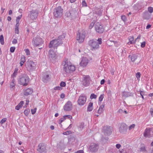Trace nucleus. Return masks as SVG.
Wrapping results in <instances>:
<instances>
[{"label":"nucleus","instance_id":"obj_1","mask_svg":"<svg viewBox=\"0 0 153 153\" xmlns=\"http://www.w3.org/2000/svg\"><path fill=\"white\" fill-rule=\"evenodd\" d=\"M62 65L63 66V71L67 73H69L75 70V67L74 65H72L68 59L63 61Z\"/></svg>","mask_w":153,"mask_h":153},{"label":"nucleus","instance_id":"obj_2","mask_svg":"<svg viewBox=\"0 0 153 153\" xmlns=\"http://www.w3.org/2000/svg\"><path fill=\"white\" fill-rule=\"evenodd\" d=\"M65 37V34H63L59 36L57 39L53 40L51 41L49 45V48H53L54 49H56L59 46L62 44V40Z\"/></svg>","mask_w":153,"mask_h":153},{"label":"nucleus","instance_id":"obj_3","mask_svg":"<svg viewBox=\"0 0 153 153\" xmlns=\"http://www.w3.org/2000/svg\"><path fill=\"white\" fill-rule=\"evenodd\" d=\"M98 43L96 39H92L90 40L88 42L89 45L91 48V50H96L99 48V45L102 43V39L101 38H99L97 39Z\"/></svg>","mask_w":153,"mask_h":153},{"label":"nucleus","instance_id":"obj_4","mask_svg":"<svg viewBox=\"0 0 153 153\" xmlns=\"http://www.w3.org/2000/svg\"><path fill=\"white\" fill-rule=\"evenodd\" d=\"M29 77L26 75L20 76L18 80L19 83L20 85L26 86L29 82Z\"/></svg>","mask_w":153,"mask_h":153},{"label":"nucleus","instance_id":"obj_5","mask_svg":"<svg viewBox=\"0 0 153 153\" xmlns=\"http://www.w3.org/2000/svg\"><path fill=\"white\" fill-rule=\"evenodd\" d=\"M37 63L31 60H28L26 63V67L27 69L30 71L35 70L36 67Z\"/></svg>","mask_w":153,"mask_h":153},{"label":"nucleus","instance_id":"obj_6","mask_svg":"<svg viewBox=\"0 0 153 153\" xmlns=\"http://www.w3.org/2000/svg\"><path fill=\"white\" fill-rule=\"evenodd\" d=\"M63 10L60 6L56 7L54 10L53 15L56 18L61 17L62 15Z\"/></svg>","mask_w":153,"mask_h":153},{"label":"nucleus","instance_id":"obj_7","mask_svg":"<svg viewBox=\"0 0 153 153\" xmlns=\"http://www.w3.org/2000/svg\"><path fill=\"white\" fill-rule=\"evenodd\" d=\"M99 149V146L96 143H91L88 147V150L92 153L97 152Z\"/></svg>","mask_w":153,"mask_h":153},{"label":"nucleus","instance_id":"obj_8","mask_svg":"<svg viewBox=\"0 0 153 153\" xmlns=\"http://www.w3.org/2000/svg\"><path fill=\"white\" fill-rule=\"evenodd\" d=\"M30 13L28 15L30 18L33 20L36 19L39 14L38 10H33L30 11Z\"/></svg>","mask_w":153,"mask_h":153},{"label":"nucleus","instance_id":"obj_9","mask_svg":"<svg viewBox=\"0 0 153 153\" xmlns=\"http://www.w3.org/2000/svg\"><path fill=\"white\" fill-rule=\"evenodd\" d=\"M95 27L96 31L99 33H102L104 31L102 26L99 22H97L96 23Z\"/></svg>","mask_w":153,"mask_h":153},{"label":"nucleus","instance_id":"obj_10","mask_svg":"<svg viewBox=\"0 0 153 153\" xmlns=\"http://www.w3.org/2000/svg\"><path fill=\"white\" fill-rule=\"evenodd\" d=\"M87 98L85 96L81 95L78 100V103L80 105H83L85 103Z\"/></svg>","mask_w":153,"mask_h":153},{"label":"nucleus","instance_id":"obj_11","mask_svg":"<svg viewBox=\"0 0 153 153\" xmlns=\"http://www.w3.org/2000/svg\"><path fill=\"white\" fill-rule=\"evenodd\" d=\"M103 132L106 135H110L112 132V128L110 126H105L103 128Z\"/></svg>","mask_w":153,"mask_h":153},{"label":"nucleus","instance_id":"obj_12","mask_svg":"<svg viewBox=\"0 0 153 153\" xmlns=\"http://www.w3.org/2000/svg\"><path fill=\"white\" fill-rule=\"evenodd\" d=\"M85 33L84 32L82 33H77L76 36V39L78 41V42L80 43L82 42L84 40L85 38Z\"/></svg>","mask_w":153,"mask_h":153},{"label":"nucleus","instance_id":"obj_13","mask_svg":"<svg viewBox=\"0 0 153 153\" xmlns=\"http://www.w3.org/2000/svg\"><path fill=\"white\" fill-rule=\"evenodd\" d=\"M33 42L34 45L36 46L41 45L43 43L42 39L38 36L33 39Z\"/></svg>","mask_w":153,"mask_h":153},{"label":"nucleus","instance_id":"obj_14","mask_svg":"<svg viewBox=\"0 0 153 153\" xmlns=\"http://www.w3.org/2000/svg\"><path fill=\"white\" fill-rule=\"evenodd\" d=\"M90 78L88 76L84 75L83 76V80L82 81V84L85 86H88L90 82Z\"/></svg>","mask_w":153,"mask_h":153},{"label":"nucleus","instance_id":"obj_15","mask_svg":"<svg viewBox=\"0 0 153 153\" xmlns=\"http://www.w3.org/2000/svg\"><path fill=\"white\" fill-rule=\"evenodd\" d=\"M56 52L53 51L52 48L48 52L49 58L51 60H54L56 58Z\"/></svg>","mask_w":153,"mask_h":153},{"label":"nucleus","instance_id":"obj_16","mask_svg":"<svg viewBox=\"0 0 153 153\" xmlns=\"http://www.w3.org/2000/svg\"><path fill=\"white\" fill-rule=\"evenodd\" d=\"M72 104L70 101L68 102L64 107V109L66 111H70L72 109Z\"/></svg>","mask_w":153,"mask_h":153},{"label":"nucleus","instance_id":"obj_17","mask_svg":"<svg viewBox=\"0 0 153 153\" xmlns=\"http://www.w3.org/2000/svg\"><path fill=\"white\" fill-rule=\"evenodd\" d=\"M89 60L86 57H83L81 60V62L80 63V65L81 66L83 67H85L87 65Z\"/></svg>","mask_w":153,"mask_h":153},{"label":"nucleus","instance_id":"obj_18","mask_svg":"<svg viewBox=\"0 0 153 153\" xmlns=\"http://www.w3.org/2000/svg\"><path fill=\"white\" fill-rule=\"evenodd\" d=\"M127 127L126 125L124 123H122L119 128V131L121 133H124L126 131Z\"/></svg>","mask_w":153,"mask_h":153},{"label":"nucleus","instance_id":"obj_19","mask_svg":"<svg viewBox=\"0 0 153 153\" xmlns=\"http://www.w3.org/2000/svg\"><path fill=\"white\" fill-rule=\"evenodd\" d=\"M23 92L24 95L25 96H27L31 94L33 92V90L32 88H28L23 89Z\"/></svg>","mask_w":153,"mask_h":153},{"label":"nucleus","instance_id":"obj_20","mask_svg":"<svg viewBox=\"0 0 153 153\" xmlns=\"http://www.w3.org/2000/svg\"><path fill=\"white\" fill-rule=\"evenodd\" d=\"M45 150V146L44 143H40L38 146L37 149V151L40 152H44Z\"/></svg>","mask_w":153,"mask_h":153},{"label":"nucleus","instance_id":"obj_21","mask_svg":"<svg viewBox=\"0 0 153 153\" xmlns=\"http://www.w3.org/2000/svg\"><path fill=\"white\" fill-rule=\"evenodd\" d=\"M50 79V77L47 73H45L43 74L42 80L44 82H47Z\"/></svg>","mask_w":153,"mask_h":153},{"label":"nucleus","instance_id":"obj_22","mask_svg":"<svg viewBox=\"0 0 153 153\" xmlns=\"http://www.w3.org/2000/svg\"><path fill=\"white\" fill-rule=\"evenodd\" d=\"M152 131L150 129L146 128L144 134V136L145 137H149L151 135Z\"/></svg>","mask_w":153,"mask_h":153},{"label":"nucleus","instance_id":"obj_23","mask_svg":"<svg viewBox=\"0 0 153 153\" xmlns=\"http://www.w3.org/2000/svg\"><path fill=\"white\" fill-rule=\"evenodd\" d=\"M15 82L16 80L15 78H13L12 81L10 83V89L13 90L14 89L16 85Z\"/></svg>","mask_w":153,"mask_h":153},{"label":"nucleus","instance_id":"obj_24","mask_svg":"<svg viewBox=\"0 0 153 153\" xmlns=\"http://www.w3.org/2000/svg\"><path fill=\"white\" fill-rule=\"evenodd\" d=\"M138 56L136 54L130 55L128 56V57L131 59V60L134 62L137 58Z\"/></svg>","mask_w":153,"mask_h":153},{"label":"nucleus","instance_id":"obj_25","mask_svg":"<svg viewBox=\"0 0 153 153\" xmlns=\"http://www.w3.org/2000/svg\"><path fill=\"white\" fill-rule=\"evenodd\" d=\"M93 103L90 102L89 103L87 108V111H91L93 109Z\"/></svg>","mask_w":153,"mask_h":153},{"label":"nucleus","instance_id":"obj_26","mask_svg":"<svg viewBox=\"0 0 153 153\" xmlns=\"http://www.w3.org/2000/svg\"><path fill=\"white\" fill-rule=\"evenodd\" d=\"M73 12H71V13L70 12H67L65 13V16L66 17H68L70 19L72 18L74 16L73 15V13H72Z\"/></svg>","mask_w":153,"mask_h":153},{"label":"nucleus","instance_id":"obj_27","mask_svg":"<svg viewBox=\"0 0 153 153\" xmlns=\"http://www.w3.org/2000/svg\"><path fill=\"white\" fill-rule=\"evenodd\" d=\"M104 107V105H102L100 106L99 109L97 111V113L100 114L103 112V109Z\"/></svg>","mask_w":153,"mask_h":153},{"label":"nucleus","instance_id":"obj_28","mask_svg":"<svg viewBox=\"0 0 153 153\" xmlns=\"http://www.w3.org/2000/svg\"><path fill=\"white\" fill-rule=\"evenodd\" d=\"M151 14H150L147 13H144L143 15V18L146 19H149L151 17Z\"/></svg>","mask_w":153,"mask_h":153},{"label":"nucleus","instance_id":"obj_29","mask_svg":"<svg viewBox=\"0 0 153 153\" xmlns=\"http://www.w3.org/2000/svg\"><path fill=\"white\" fill-rule=\"evenodd\" d=\"M128 39L129 42H128L127 44L128 45H130L133 43H135V42L134 41V38L133 37L130 36L129 37Z\"/></svg>","mask_w":153,"mask_h":153},{"label":"nucleus","instance_id":"obj_30","mask_svg":"<svg viewBox=\"0 0 153 153\" xmlns=\"http://www.w3.org/2000/svg\"><path fill=\"white\" fill-rule=\"evenodd\" d=\"M25 62V58L24 56H21V61L20 63L21 66H22Z\"/></svg>","mask_w":153,"mask_h":153},{"label":"nucleus","instance_id":"obj_31","mask_svg":"<svg viewBox=\"0 0 153 153\" xmlns=\"http://www.w3.org/2000/svg\"><path fill=\"white\" fill-rule=\"evenodd\" d=\"M24 102L23 101H21L19 104L16 107V109L17 110H19L20 108L22 106Z\"/></svg>","mask_w":153,"mask_h":153},{"label":"nucleus","instance_id":"obj_32","mask_svg":"<svg viewBox=\"0 0 153 153\" xmlns=\"http://www.w3.org/2000/svg\"><path fill=\"white\" fill-rule=\"evenodd\" d=\"M131 96V93L126 92H124L123 93V96L126 97Z\"/></svg>","mask_w":153,"mask_h":153},{"label":"nucleus","instance_id":"obj_33","mask_svg":"<svg viewBox=\"0 0 153 153\" xmlns=\"http://www.w3.org/2000/svg\"><path fill=\"white\" fill-rule=\"evenodd\" d=\"M18 69H15V71L13 72V74L11 75V76L12 78H14L16 76L17 74Z\"/></svg>","mask_w":153,"mask_h":153},{"label":"nucleus","instance_id":"obj_34","mask_svg":"<svg viewBox=\"0 0 153 153\" xmlns=\"http://www.w3.org/2000/svg\"><path fill=\"white\" fill-rule=\"evenodd\" d=\"M84 127V123H81L79 126H78V128L79 131H82Z\"/></svg>","mask_w":153,"mask_h":153},{"label":"nucleus","instance_id":"obj_35","mask_svg":"<svg viewBox=\"0 0 153 153\" xmlns=\"http://www.w3.org/2000/svg\"><path fill=\"white\" fill-rule=\"evenodd\" d=\"M0 42L1 44L3 45L4 44V37L3 35H1L0 36Z\"/></svg>","mask_w":153,"mask_h":153},{"label":"nucleus","instance_id":"obj_36","mask_svg":"<svg viewBox=\"0 0 153 153\" xmlns=\"http://www.w3.org/2000/svg\"><path fill=\"white\" fill-rule=\"evenodd\" d=\"M102 10L101 9H98L96 11V13L98 14V15H101L102 13Z\"/></svg>","mask_w":153,"mask_h":153},{"label":"nucleus","instance_id":"obj_37","mask_svg":"<svg viewBox=\"0 0 153 153\" xmlns=\"http://www.w3.org/2000/svg\"><path fill=\"white\" fill-rule=\"evenodd\" d=\"M30 111V110L29 109H27L25 110L24 113L26 116H27L28 115Z\"/></svg>","mask_w":153,"mask_h":153},{"label":"nucleus","instance_id":"obj_38","mask_svg":"<svg viewBox=\"0 0 153 153\" xmlns=\"http://www.w3.org/2000/svg\"><path fill=\"white\" fill-rule=\"evenodd\" d=\"M97 97V96L94 94H92L90 96V98L91 99H96Z\"/></svg>","mask_w":153,"mask_h":153},{"label":"nucleus","instance_id":"obj_39","mask_svg":"<svg viewBox=\"0 0 153 153\" xmlns=\"http://www.w3.org/2000/svg\"><path fill=\"white\" fill-rule=\"evenodd\" d=\"M104 94H102L100 97L99 99V100L100 102H101L103 98H104Z\"/></svg>","mask_w":153,"mask_h":153},{"label":"nucleus","instance_id":"obj_40","mask_svg":"<svg viewBox=\"0 0 153 153\" xmlns=\"http://www.w3.org/2000/svg\"><path fill=\"white\" fill-rule=\"evenodd\" d=\"M148 11L150 13L153 12V8L152 7H149L148 8Z\"/></svg>","mask_w":153,"mask_h":153},{"label":"nucleus","instance_id":"obj_41","mask_svg":"<svg viewBox=\"0 0 153 153\" xmlns=\"http://www.w3.org/2000/svg\"><path fill=\"white\" fill-rule=\"evenodd\" d=\"M135 126V125L134 124H133L130 125L129 127V129L130 130L134 129Z\"/></svg>","mask_w":153,"mask_h":153},{"label":"nucleus","instance_id":"obj_42","mask_svg":"<svg viewBox=\"0 0 153 153\" xmlns=\"http://www.w3.org/2000/svg\"><path fill=\"white\" fill-rule=\"evenodd\" d=\"M6 120L7 119L6 118H4L1 120L0 122V123L1 124H2L5 123Z\"/></svg>","mask_w":153,"mask_h":153},{"label":"nucleus","instance_id":"obj_43","mask_svg":"<svg viewBox=\"0 0 153 153\" xmlns=\"http://www.w3.org/2000/svg\"><path fill=\"white\" fill-rule=\"evenodd\" d=\"M62 89L61 87L60 86L56 87L54 88V90H60Z\"/></svg>","mask_w":153,"mask_h":153},{"label":"nucleus","instance_id":"obj_44","mask_svg":"<svg viewBox=\"0 0 153 153\" xmlns=\"http://www.w3.org/2000/svg\"><path fill=\"white\" fill-rule=\"evenodd\" d=\"M36 109H37L36 108H35L34 109H31V113L32 114H34L35 113L36 111Z\"/></svg>","mask_w":153,"mask_h":153},{"label":"nucleus","instance_id":"obj_45","mask_svg":"<svg viewBox=\"0 0 153 153\" xmlns=\"http://www.w3.org/2000/svg\"><path fill=\"white\" fill-rule=\"evenodd\" d=\"M66 119V118L65 117V116H64L62 118H61L59 120L60 123H61L62 122L64 121V120Z\"/></svg>","mask_w":153,"mask_h":153},{"label":"nucleus","instance_id":"obj_46","mask_svg":"<svg viewBox=\"0 0 153 153\" xmlns=\"http://www.w3.org/2000/svg\"><path fill=\"white\" fill-rule=\"evenodd\" d=\"M94 23L93 22H92L91 24H90V25L89 26V28L90 29H91L93 27L94 25Z\"/></svg>","mask_w":153,"mask_h":153},{"label":"nucleus","instance_id":"obj_47","mask_svg":"<svg viewBox=\"0 0 153 153\" xmlns=\"http://www.w3.org/2000/svg\"><path fill=\"white\" fill-rule=\"evenodd\" d=\"M71 133V131H66L65 132H64L63 133V134H64V135H68L69 134Z\"/></svg>","mask_w":153,"mask_h":153},{"label":"nucleus","instance_id":"obj_48","mask_svg":"<svg viewBox=\"0 0 153 153\" xmlns=\"http://www.w3.org/2000/svg\"><path fill=\"white\" fill-rule=\"evenodd\" d=\"M15 49V48L14 47H11L10 48V51L11 53H13Z\"/></svg>","mask_w":153,"mask_h":153},{"label":"nucleus","instance_id":"obj_49","mask_svg":"<svg viewBox=\"0 0 153 153\" xmlns=\"http://www.w3.org/2000/svg\"><path fill=\"white\" fill-rule=\"evenodd\" d=\"M60 86L62 87H65L66 85V83L65 82H62L60 84Z\"/></svg>","mask_w":153,"mask_h":153},{"label":"nucleus","instance_id":"obj_50","mask_svg":"<svg viewBox=\"0 0 153 153\" xmlns=\"http://www.w3.org/2000/svg\"><path fill=\"white\" fill-rule=\"evenodd\" d=\"M136 76L137 79H139L140 76V74L139 72L137 73L136 74Z\"/></svg>","mask_w":153,"mask_h":153},{"label":"nucleus","instance_id":"obj_51","mask_svg":"<svg viewBox=\"0 0 153 153\" xmlns=\"http://www.w3.org/2000/svg\"><path fill=\"white\" fill-rule=\"evenodd\" d=\"M122 19L124 22L126 21V18L125 16H121Z\"/></svg>","mask_w":153,"mask_h":153},{"label":"nucleus","instance_id":"obj_52","mask_svg":"<svg viewBox=\"0 0 153 153\" xmlns=\"http://www.w3.org/2000/svg\"><path fill=\"white\" fill-rule=\"evenodd\" d=\"M25 51L27 55H29L30 54V52L29 50L28 49H25Z\"/></svg>","mask_w":153,"mask_h":153},{"label":"nucleus","instance_id":"obj_53","mask_svg":"<svg viewBox=\"0 0 153 153\" xmlns=\"http://www.w3.org/2000/svg\"><path fill=\"white\" fill-rule=\"evenodd\" d=\"M140 38V36H139L137 37V38L134 41V42H135V43H136L137 42H139Z\"/></svg>","mask_w":153,"mask_h":153},{"label":"nucleus","instance_id":"obj_54","mask_svg":"<svg viewBox=\"0 0 153 153\" xmlns=\"http://www.w3.org/2000/svg\"><path fill=\"white\" fill-rule=\"evenodd\" d=\"M82 5L83 6H84V7H87V4L85 1V0H84L82 1Z\"/></svg>","mask_w":153,"mask_h":153},{"label":"nucleus","instance_id":"obj_55","mask_svg":"<svg viewBox=\"0 0 153 153\" xmlns=\"http://www.w3.org/2000/svg\"><path fill=\"white\" fill-rule=\"evenodd\" d=\"M65 117L66 119V118H68L69 119H72V117L70 115H66L65 116Z\"/></svg>","mask_w":153,"mask_h":153},{"label":"nucleus","instance_id":"obj_56","mask_svg":"<svg viewBox=\"0 0 153 153\" xmlns=\"http://www.w3.org/2000/svg\"><path fill=\"white\" fill-rule=\"evenodd\" d=\"M150 113L152 117H153V108H151L150 110Z\"/></svg>","mask_w":153,"mask_h":153},{"label":"nucleus","instance_id":"obj_57","mask_svg":"<svg viewBox=\"0 0 153 153\" xmlns=\"http://www.w3.org/2000/svg\"><path fill=\"white\" fill-rule=\"evenodd\" d=\"M15 33H16L18 34L19 33V28H15Z\"/></svg>","mask_w":153,"mask_h":153},{"label":"nucleus","instance_id":"obj_58","mask_svg":"<svg viewBox=\"0 0 153 153\" xmlns=\"http://www.w3.org/2000/svg\"><path fill=\"white\" fill-rule=\"evenodd\" d=\"M145 42H143L141 43V46L142 48H144L145 45Z\"/></svg>","mask_w":153,"mask_h":153},{"label":"nucleus","instance_id":"obj_59","mask_svg":"<svg viewBox=\"0 0 153 153\" xmlns=\"http://www.w3.org/2000/svg\"><path fill=\"white\" fill-rule=\"evenodd\" d=\"M17 42V40L16 39H14L12 41V43L13 44H16Z\"/></svg>","mask_w":153,"mask_h":153},{"label":"nucleus","instance_id":"obj_60","mask_svg":"<svg viewBox=\"0 0 153 153\" xmlns=\"http://www.w3.org/2000/svg\"><path fill=\"white\" fill-rule=\"evenodd\" d=\"M121 147V145L119 144H117L116 145V147L118 149H119Z\"/></svg>","mask_w":153,"mask_h":153},{"label":"nucleus","instance_id":"obj_61","mask_svg":"<svg viewBox=\"0 0 153 153\" xmlns=\"http://www.w3.org/2000/svg\"><path fill=\"white\" fill-rule=\"evenodd\" d=\"M140 94L141 96H144L145 94L144 92L142 91H140Z\"/></svg>","mask_w":153,"mask_h":153},{"label":"nucleus","instance_id":"obj_62","mask_svg":"<svg viewBox=\"0 0 153 153\" xmlns=\"http://www.w3.org/2000/svg\"><path fill=\"white\" fill-rule=\"evenodd\" d=\"M105 82V80L104 79H102L100 82V83L101 85H102L104 84Z\"/></svg>","mask_w":153,"mask_h":153},{"label":"nucleus","instance_id":"obj_63","mask_svg":"<svg viewBox=\"0 0 153 153\" xmlns=\"http://www.w3.org/2000/svg\"><path fill=\"white\" fill-rule=\"evenodd\" d=\"M151 27V25H148L146 27V29H148Z\"/></svg>","mask_w":153,"mask_h":153},{"label":"nucleus","instance_id":"obj_64","mask_svg":"<svg viewBox=\"0 0 153 153\" xmlns=\"http://www.w3.org/2000/svg\"><path fill=\"white\" fill-rule=\"evenodd\" d=\"M75 153H83L82 151H79L75 152Z\"/></svg>","mask_w":153,"mask_h":153}]
</instances>
